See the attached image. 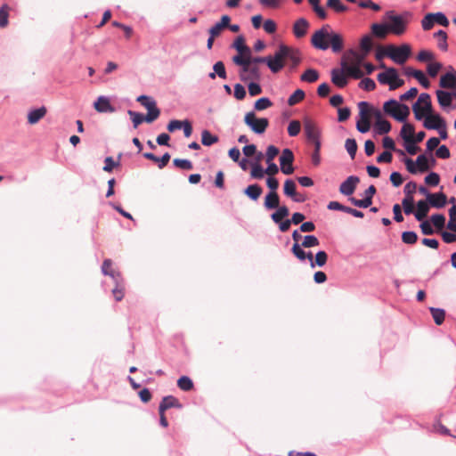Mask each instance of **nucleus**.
I'll return each instance as SVG.
<instances>
[{
    "mask_svg": "<svg viewBox=\"0 0 456 456\" xmlns=\"http://www.w3.org/2000/svg\"><path fill=\"white\" fill-rule=\"evenodd\" d=\"M311 44L315 49L322 51L330 47L334 53H339L344 48L343 37L334 32L329 24L323 25L313 34Z\"/></svg>",
    "mask_w": 456,
    "mask_h": 456,
    "instance_id": "f257e3e1",
    "label": "nucleus"
},
{
    "mask_svg": "<svg viewBox=\"0 0 456 456\" xmlns=\"http://www.w3.org/2000/svg\"><path fill=\"white\" fill-rule=\"evenodd\" d=\"M366 57L367 55L362 53L350 50L344 55L340 64L350 77L360 79L364 75L361 67L363 65Z\"/></svg>",
    "mask_w": 456,
    "mask_h": 456,
    "instance_id": "f03ea898",
    "label": "nucleus"
},
{
    "mask_svg": "<svg viewBox=\"0 0 456 456\" xmlns=\"http://www.w3.org/2000/svg\"><path fill=\"white\" fill-rule=\"evenodd\" d=\"M232 61L241 67L240 70V78L243 82L247 81H254L260 80L261 73L259 67L256 65L249 64V61L244 60V56L241 54H237L232 57Z\"/></svg>",
    "mask_w": 456,
    "mask_h": 456,
    "instance_id": "7ed1b4c3",
    "label": "nucleus"
},
{
    "mask_svg": "<svg viewBox=\"0 0 456 456\" xmlns=\"http://www.w3.org/2000/svg\"><path fill=\"white\" fill-rule=\"evenodd\" d=\"M289 50V46L281 44L273 56H268V68L273 73H278L284 68Z\"/></svg>",
    "mask_w": 456,
    "mask_h": 456,
    "instance_id": "20e7f679",
    "label": "nucleus"
},
{
    "mask_svg": "<svg viewBox=\"0 0 456 456\" xmlns=\"http://www.w3.org/2000/svg\"><path fill=\"white\" fill-rule=\"evenodd\" d=\"M359 119L356 128L360 133H367L370 128V119L373 117V107L367 102L358 103Z\"/></svg>",
    "mask_w": 456,
    "mask_h": 456,
    "instance_id": "39448f33",
    "label": "nucleus"
},
{
    "mask_svg": "<svg viewBox=\"0 0 456 456\" xmlns=\"http://www.w3.org/2000/svg\"><path fill=\"white\" fill-rule=\"evenodd\" d=\"M385 113L390 115L395 119L403 122L410 115V109L405 104H401L395 100H389L383 105Z\"/></svg>",
    "mask_w": 456,
    "mask_h": 456,
    "instance_id": "423d86ee",
    "label": "nucleus"
},
{
    "mask_svg": "<svg viewBox=\"0 0 456 456\" xmlns=\"http://www.w3.org/2000/svg\"><path fill=\"white\" fill-rule=\"evenodd\" d=\"M412 110L417 120H421L432 112L431 98L428 94H421L413 104Z\"/></svg>",
    "mask_w": 456,
    "mask_h": 456,
    "instance_id": "0eeeda50",
    "label": "nucleus"
},
{
    "mask_svg": "<svg viewBox=\"0 0 456 456\" xmlns=\"http://www.w3.org/2000/svg\"><path fill=\"white\" fill-rule=\"evenodd\" d=\"M377 78L380 84L388 85L390 90H395L404 84V81L398 77L395 68L387 69L385 72L379 73Z\"/></svg>",
    "mask_w": 456,
    "mask_h": 456,
    "instance_id": "6e6552de",
    "label": "nucleus"
},
{
    "mask_svg": "<svg viewBox=\"0 0 456 456\" xmlns=\"http://www.w3.org/2000/svg\"><path fill=\"white\" fill-rule=\"evenodd\" d=\"M245 124L256 134H264L269 126V121L265 118H257L255 112L246 113L244 117Z\"/></svg>",
    "mask_w": 456,
    "mask_h": 456,
    "instance_id": "1a4fd4ad",
    "label": "nucleus"
},
{
    "mask_svg": "<svg viewBox=\"0 0 456 456\" xmlns=\"http://www.w3.org/2000/svg\"><path fill=\"white\" fill-rule=\"evenodd\" d=\"M411 47L408 45L401 46L388 45L387 57L398 64H403L411 55Z\"/></svg>",
    "mask_w": 456,
    "mask_h": 456,
    "instance_id": "9d476101",
    "label": "nucleus"
},
{
    "mask_svg": "<svg viewBox=\"0 0 456 456\" xmlns=\"http://www.w3.org/2000/svg\"><path fill=\"white\" fill-rule=\"evenodd\" d=\"M387 17L388 20L387 27L389 32L397 36L404 33L406 29V21L403 17L394 14L393 12H387Z\"/></svg>",
    "mask_w": 456,
    "mask_h": 456,
    "instance_id": "9b49d317",
    "label": "nucleus"
},
{
    "mask_svg": "<svg viewBox=\"0 0 456 456\" xmlns=\"http://www.w3.org/2000/svg\"><path fill=\"white\" fill-rule=\"evenodd\" d=\"M304 131L305 136L312 143L320 142L321 132L317 125L311 118H304Z\"/></svg>",
    "mask_w": 456,
    "mask_h": 456,
    "instance_id": "f8f14e48",
    "label": "nucleus"
},
{
    "mask_svg": "<svg viewBox=\"0 0 456 456\" xmlns=\"http://www.w3.org/2000/svg\"><path fill=\"white\" fill-rule=\"evenodd\" d=\"M294 154L291 150L284 149L280 157L281 170L285 175H291L294 172L293 167Z\"/></svg>",
    "mask_w": 456,
    "mask_h": 456,
    "instance_id": "ddd939ff",
    "label": "nucleus"
},
{
    "mask_svg": "<svg viewBox=\"0 0 456 456\" xmlns=\"http://www.w3.org/2000/svg\"><path fill=\"white\" fill-rule=\"evenodd\" d=\"M373 118L376 120L375 127L379 134H387L391 130V124L383 118L382 113L379 109L373 108Z\"/></svg>",
    "mask_w": 456,
    "mask_h": 456,
    "instance_id": "4468645a",
    "label": "nucleus"
},
{
    "mask_svg": "<svg viewBox=\"0 0 456 456\" xmlns=\"http://www.w3.org/2000/svg\"><path fill=\"white\" fill-rule=\"evenodd\" d=\"M347 77H350V76H348L342 67L341 69H333L331 70V81L339 88H343L347 85Z\"/></svg>",
    "mask_w": 456,
    "mask_h": 456,
    "instance_id": "2eb2a0df",
    "label": "nucleus"
},
{
    "mask_svg": "<svg viewBox=\"0 0 456 456\" xmlns=\"http://www.w3.org/2000/svg\"><path fill=\"white\" fill-rule=\"evenodd\" d=\"M424 126L427 129H440L445 126V122L438 114H432L431 112L426 117Z\"/></svg>",
    "mask_w": 456,
    "mask_h": 456,
    "instance_id": "dca6fc26",
    "label": "nucleus"
},
{
    "mask_svg": "<svg viewBox=\"0 0 456 456\" xmlns=\"http://www.w3.org/2000/svg\"><path fill=\"white\" fill-rule=\"evenodd\" d=\"M359 183V178L357 176L351 175L344 181L339 186L340 193L350 196L354 193L357 183Z\"/></svg>",
    "mask_w": 456,
    "mask_h": 456,
    "instance_id": "f3484780",
    "label": "nucleus"
},
{
    "mask_svg": "<svg viewBox=\"0 0 456 456\" xmlns=\"http://www.w3.org/2000/svg\"><path fill=\"white\" fill-rule=\"evenodd\" d=\"M309 22L305 18L297 19L293 25V34L297 38L304 37L309 28Z\"/></svg>",
    "mask_w": 456,
    "mask_h": 456,
    "instance_id": "a211bd4d",
    "label": "nucleus"
},
{
    "mask_svg": "<svg viewBox=\"0 0 456 456\" xmlns=\"http://www.w3.org/2000/svg\"><path fill=\"white\" fill-rule=\"evenodd\" d=\"M428 201L433 208H442L446 205L447 197L443 192L428 193Z\"/></svg>",
    "mask_w": 456,
    "mask_h": 456,
    "instance_id": "6ab92c4d",
    "label": "nucleus"
},
{
    "mask_svg": "<svg viewBox=\"0 0 456 456\" xmlns=\"http://www.w3.org/2000/svg\"><path fill=\"white\" fill-rule=\"evenodd\" d=\"M170 408L181 409L182 404L180 403L179 400L175 396L167 395L163 397L161 403H159V411H166Z\"/></svg>",
    "mask_w": 456,
    "mask_h": 456,
    "instance_id": "aec40b11",
    "label": "nucleus"
},
{
    "mask_svg": "<svg viewBox=\"0 0 456 456\" xmlns=\"http://www.w3.org/2000/svg\"><path fill=\"white\" fill-rule=\"evenodd\" d=\"M452 69V72H447L440 77L439 85L442 88L452 89L456 86V72Z\"/></svg>",
    "mask_w": 456,
    "mask_h": 456,
    "instance_id": "412c9836",
    "label": "nucleus"
},
{
    "mask_svg": "<svg viewBox=\"0 0 456 456\" xmlns=\"http://www.w3.org/2000/svg\"><path fill=\"white\" fill-rule=\"evenodd\" d=\"M98 112H113L115 110L111 106L110 100L105 96H100L94 104Z\"/></svg>",
    "mask_w": 456,
    "mask_h": 456,
    "instance_id": "4be33fe9",
    "label": "nucleus"
},
{
    "mask_svg": "<svg viewBox=\"0 0 456 456\" xmlns=\"http://www.w3.org/2000/svg\"><path fill=\"white\" fill-rule=\"evenodd\" d=\"M47 112V110L45 106H42L38 109L32 110L28 114V122L30 125L37 124L40 119H42Z\"/></svg>",
    "mask_w": 456,
    "mask_h": 456,
    "instance_id": "5701e85b",
    "label": "nucleus"
},
{
    "mask_svg": "<svg viewBox=\"0 0 456 456\" xmlns=\"http://www.w3.org/2000/svg\"><path fill=\"white\" fill-rule=\"evenodd\" d=\"M429 203L426 200H419L417 203V210L414 213V216L418 221H423L429 211Z\"/></svg>",
    "mask_w": 456,
    "mask_h": 456,
    "instance_id": "b1692460",
    "label": "nucleus"
},
{
    "mask_svg": "<svg viewBox=\"0 0 456 456\" xmlns=\"http://www.w3.org/2000/svg\"><path fill=\"white\" fill-rule=\"evenodd\" d=\"M102 272L104 275L110 276L113 280L121 279V274L118 271L112 268V261L110 259H105L102 265Z\"/></svg>",
    "mask_w": 456,
    "mask_h": 456,
    "instance_id": "393cba45",
    "label": "nucleus"
},
{
    "mask_svg": "<svg viewBox=\"0 0 456 456\" xmlns=\"http://www.w3.org/2000/svg\"><path fill=\"white\" fill-rule=\"evenodd\" d=\"M265 208L266 209L277 208L280 205V197L277 191H270L265 198Z\"/></svg>",
    "mask_w": 456,
    "mask_h": 456,
    "instance_id": "a878e982",
    "label": "nucleus"
},
{
    "mask_svg": "<svg viewBox=\"0 0 456 456\" xmlns=\"http://www.w3.org/2000/svg\"><path fill=\"white\" fill-rule=\"evenodd\" d=\"M414 126L411 124L405 123L401 129V136L405 142H414Z\"/></svg>",
    "mask_w": 456,
    "mask_h": 456,
    "instance_id": "bb28decb",
    "label": "nucleus"
},
{
    "mask_svg": "<svg viewBox=\"0 0 456 456\" xmlns=\"http://www.w3.org/2000/svg\"><path fill=\"white\" fill-rule=\"evenodd\" d=\"M143 157L147 159L159 163V168H163L164 167H166L170 159V154L167 152L165 153L161 158H158L153 153L151 152H145L143 154Z\"/></svg>",
    "mask_w": 456,
    "mask_h": 456,
    "instance_id": "cd10ccee",
    "label": "nucleus"
},
{
    "mask_svg": "<svg viewBox=\"0 0 456 456\" xmlns=\"http://www.w3.org/2000/svg\"><path fill=\"white\" fill-rule=\"evenodd\" d=\"M232 46L238 51V54L248 55L250 54V48L246 45L245 38L243 36H239L233 42Z\"/></svg>",
    "mask_w": 456,
    "mask_h": 456,
    "instance_id": "c85d7f7f",
    "label": "nucleus"
},
{
    "mask_svg": "<svg viewBox=\"0 0 456 456\" xmlns=\"http://www.w3.org/2000/svg\"><path fill=\"white\" fill-rule=\"evenodd\" d=\"M263 192V189L258 184L248 185L244 193L252 200H257Z\"/></svg>",
    "mask_w": 456,
    "mask_h": 456,
    "instance_id": "c756f323",
    "label": "nucleus"
},
{
    "mask_svg": "<svg viewBox=\"0 0 456 456\" xmlns=\"http://www.w3.org/2000/svg\"><path fill=\"white\" fill-rule=\"evenodd\" d=\"M287 61H289L290 69H295L301 61V53L299 50L290 47Z\"/></svg>",
    "mask_w": 456,
    "mask_h": 456,
    "instance_id": "7c9ffc66",
    "label": "nucleus"
},
{
    "mask_svg": "<svg viewBox=\"0 0 456 456\" xmlns=\"http://www.w3.org/2000/svg\"><path fill=\"white\" fill-rule=\"evenodd\" d=\"M214 71L209 73L208 77L211 79H215L216 76L225 79L226 78V70L223 61H219L216 62L213 66Z\"/></svg>",
    "mask_w": 456,
    "mask_h": 456,
    "instance_id": "2f4dec72",
    "label": "nucleus"
},
{
    "mask_svg": "<svg viewBox=\"0 0 456 456\" xmlns=\"http://www.w3.org/2000/svg\"><path fill=\"white\" fill-rule=\"evenodd\" d=\"M437 101L442 107H449L452 104V97L449 92L437 90L436 91Z\"/></svg>",
    "mask_w": 456,
    "mask_h": 456,
    "instance_id": "473e14b6",
    "label": "nucleus"
},
{
    "mask_svg": "<svg viewBox=\"0 0 456 456\" xmlns=\"http://www.w3.org/2000/svg\"><path fill=\"white\" fill-rule=\"evenodd\" d=\"M289 214V210L286 206H280L277 210L272 214L271 218L274 223H281Z\"/></svg>",
    "mask_w": 456,
    "mask_h": 456,
    "instance_id": "72a5a7b5",
    "label": "nucleus"
},
{
    "mask_svg": "<svg viewBox=\"0 0 456 456\" xmlns=\"http://www.w3.org/2000/svg\"><path fill=\"white\" fill-rule=\"evenodd\" d=\"M434 37L437 38V47L440 50L446 52L448 50L447 33L444 30H439L434 34Z\"/></svg>",
    "mask_w": 456,
    "mask_h": 456,
    "instance_id": "f704fd0d",
    "label": "nucleus"
},
{
    "mask_svg": "<svg viewBox=\"0 0 456 456\" xmlns=\"http://www.w3.org/2000/svg\"><path fill=\"white\" fill-rule=\"evenodd\" d=\"M372 34L379 38H385L389 32L387 24L374 23L371 25Z\"/></svg>",
    "mask_w": 456,
    "mask_h": 456,
    "instance_id": "c9c22d12",
    "label": "nucleus"
},
{
    "mask_svg": "<svg viewBox=\"0 0 456 456\" xmlns=\"http://www.w3.org/2000/svg\"><path fill=\"white\" fill-rule=\"evenodd\" d=\"M116 287L112 289V295L117 301H121L125 296V286L123 284V279L115 280Z\"/></svg>",
    "mask_w": 456,
    "mask_h": 456,
    "instance_id": "e433bc0d",
    "label": "nucleus"
},
{
    "mask_svg": "<svg viewBox=\"0 0 456 456\" xmlns=\"http://www.w3.org/2000/svg\"><path fill=\"white\" fill-rule=\"evenodd\" d=\"M301 80L307 83H314L319 78V72L314 69H307L300 77Z\"/></svg>",
    "mask_w": 456,
    "mask_h": 456,
    "instance_id": "4c0bfd02",
    "label": "nucleus"
},
{
    "mask_svg": "<svg viewBox=\"0 0 456 456\" xmlns=\"http://www.w3.org/2000/svg\"><path fill=\"white\" fill-rule=\"evenodd\" d=\"M218 142V137L213 135L209 131L203 130L201 134V142L205 146H211L212 144Z\"/></svg>",
    "mask_w": 456,
    "mask_h": 456,
    "instance_id": "58836bf2",
    "label": "nucleus"
},
{
    "mask_svg": "<svg viewBox=\"0 0 456 456\" xmlns=\"http://www.w3.org/2000/svg\"><path fill=\"white\" fill-rule=\"evenodd\" d=\"M360 48H361L360 53H362L366 55L369 54V53L370 52V50L372 48V39L370 35H366V36L362 37V38L361 39V42H360Z\"/></svg>",
    "mask_w": 456,
    "mask_h": 456,
    "instance_id": "ea45409f",
    "label": "nucleus"
},
{
    "mask_svg": "<svg viewBox=\"0 0 456 456\" xmlns=\"http://www.w3.org/2000/svg\"><path fill=\"white\" fill-rule=\"evenodd\" d=\"M327 6L336 12H345L348 11V7L345 5L341 0H328Z\"/></svg>",
    "mask_w": 456,
    "mask_h": 456,
    "instance_id": "a19ab883",
    "label": "nucleus"
},
{
    "mask_svg": "<svg viewBox=\"0 0 456 456\" xmlns=\"http://www.w3.org/2000/svg\"><path fill=\"white\" fill-rule=\"evenodd\" d=\"M305 94L301 89H297L288 99V104L294 106L304 100Z\"/></svg>",
    "mask_w": 456,
    "mask_h": 456,
    "instance_id": "79ce46f5",
    "label": "nucleus"
},
{
    "mask_svg": "<svg viewBox=\"0 0 456 456\" xmlns=\"http://www.w3.org/2000/svg\"><path fill=\"white\" fill-rule=\"evenodd\" d=\"M416 165L418 167V170L421 173L427 172L430 168L429 161L426 155L421 154L419 155L416 159Z\"/></svg>",
    "mask_w": 456,
    "mask_h": 456,
    "instance_id": "37998d69",
    "label": "nucleus"
},
{
    "mask_svg": "<svg viewBox=\"0 0 456 456\" xmlns=\"http://www.w3.org/2000/svg\"><path fill=\"white\" fill-rule=\"evenodd\" d=\"M430 312L436 325H441L445 317V312L440 308L431 307Z\"/></svg>",
    "mask_w": 456,
    "mask_h": 456,
    "instance_id": "c03bdc74",
    "label": "nucleus"
},
{
    "mask_svg": "<svg viewBox=\"0 0 456 456\" xmlns=\"http://www.w3.org/2000/svg\"><path fill=\"white\" fill-rule=\"evenodd\" d=\"M177 386L183 391H190L193 388V382L189 377L183 376L177 380Z\"/></svg>",
    "mask_w": 456,
    "mask_h": 456,
    "instance_id": "a18cd8bd",
    "label": "nucleus"
},
{
    "mask_svg": "<svg viewBox=\"0 0 456 456\" xmlns=\"http://www.w3.org/2000/svg\"><path fill=\"white\" fill-rule=\"evenodd\" d=\"M403 211L406 215H411L414 212V199L413 197H404L402 201Z\"/></svg>",
    "mask_w": 456,
    "mask_h": 456,
    "instance_id": "49530a36",
    "label": "nucleus"
},
{
    "mask_svg": "<svg viewBox=\"0 0 456 456\" xmlns=\"http://www.w3.org/2000/svg\"><path fill=\"white\" fill-rule=\"evenodd\" d=\"M296 183L293 180L288 179L284 183V193L288 197L293 198L296 196Z\"/></svg>",
    "mask_w": 456,
    "mask_h": 456,
    "instance_id": "de8ad7c7",
    "label": "nucleus"
},
{
    "mask_svg": "<svg viewBox=\"0 0 456 456\" xmlns=\"http://www.w3.org/2000/svg\"><path fill=\"white\" fill-rule=\"evenodd\" d=\"M136 101L140 102L147 110L152 109L157 106L156 102L151 97L147 95H140L139 97H137Z\"/></svg>",
    "mask_w": 456,
    "mask_h": 456,
    "instance_id": "09e8293b",
    "label": "nucleus"
},
{
    "mask_svg": "<svg viewBox=\"0 0 456 456\" xmlns=\"http://www.w3.org/2000/svg\"><path fill=\"white\" fill-rule=\"evenodd\" d=\"M273 106V102L266 97L260 98L256 101L254 108L256 110H264Z\"/></svg>",
    "mask_w": 456,
    "mask_h": 456,
    "instance_id": "8fccbe9b",
    "label": "nucleus"
},
{
    "mask_svg": "<svg viewBox=\"0 0 456 456\" xmlns=\"http://www.w3.org/2000/svg\"><path fill=\"white\" fill-rule=\"evenodd\" d=\"M402 240L405 244H415L418 240V235L414 232H403L402 233Z\"/></svg>",
    "mask_w": 456,
    "mask_h": 456,
    "instance_id": "3c124183",
    "label": "nucleus"
},
{
    "mask_svg": "<svg viewBox=\"0 0 456 456\" xmlns=\"http://www.w3.org/2000/svg\"><path fill=\"white\" fill-rule=\"evenodd\" d=\"M320 244V241L317 237L314 235H306L304 237L301 246L303 248H312L316 247Z\"/></svg>",
    "mask_w": 456,
    "mask_h": 456,
    "instance_id": "603ef678",
    "label": "nucleus"
},
{
    "mask_svg": "<svg viewBox=\"0 0 456 456\" xmlns=\"http://www.w3.org/2000/svg\"><path fill=\"white\" fill-rule=\"evenodd\" d=\"M345 147H346L348 154L350 155V157L352 159H354L356 151H357L356 141L354 139H350V138L346 139Z\"/></svg>",
    "mask_w": 456,
    "mask_h": 456,
    "instance_id": "864d4df0",
    "label": "nucleus"
},
{
    "mask_svg": "<svg viewBox=\"0 0 456 456\" xmlns=\"http://www.w3.org/2000/svg\"><path fill=\"white\" fill-rule=\"evenodd\" d=\"M301 130V124L298 120H292L288 126V134L289 136H297Z\"/></svg>",
    "mask_w": 456,
    "mask_h": 456,
    "instance_id": "5fc2aeb1",
    "label": "nucleus"
},
{
    "mask_svg": "<svg viewBox=\"0 0 456 456\" xmlns=\"http://www.w3.org/2000/svg\"><path fill=\"white\" fill-rule=\"evenodd\" d=\"M291 251L298 260L305 261L306 259V252L302 249V246L298 243L293 244Z\"/></svg>",
    "mask_w": 456,
    "mask_h": 456,
    "instance_id": "6e6d98bb",
    "label": "nucleus"
},
{
    "mask_svg": "<svg viewBox=\"0 0 456 456\" xmlns=\"http://www.w3.org/2000/svg\"><path fill=\"white\" fill-rule=\"evenodd\" d=\"M328 261V255L325 251H319L316 253L314 257V266L317 265L319 267H322L326 265Z\"/></svg>",
    "mask_w": 456,
    "mask_h": 456,
    "instance_id": "4d7b16f0",
    "label": "nucleus"
},
{
    "mask_svg": "<svg viewBox=\"0 0 456 456\" xmlns=\"http://www.w3.org/2000/svg\"><path fill=\"white\" fill-rule=\"evenodd\" d=\"M434 226L439 230L443 229L445 224V217L442 214H436L431 216Z\"/></svg>",
    "mask_w": 456,
    "mask_h": 456,
    "instance_id": "13d9d810",
    "label": "nucleus"
},
{
    "mask_svg": "<svg viewBox=\"0 0 456 456\" xmlns=\"http://www.w3.org/2000/svg\"><path fill=\"white\" fill-rule=\"evenodd\" d=\"M128 115L130 116V118L132 119L134 128H136L140 124H142L143 121H145V119H144L145 117L141 113H138V112H135L133 110H128Z\"/></svg>",
    "mask_w": 456,
    "mask_h": 456,
    "instance_id": "bf43d9fd",
    "label": "nucleus"
},
{
    "mask_svg": "<svg viewBox=\"0 0 456 456\" xmlns=\"http://www.w3.org/2000/svg\"><path fill=\"white\" fill-rule=\"evenodd\" d=\"M148 110V113L147 115L145 116L144 119H145V122L147 123H151L153 122L154 120H156L159 115H160V110L156 106L152 109H149L147 110Z\"/></svg>",
    "mask_w": 456,
    "mask_h": 456,
    "instance_id": "052dcab7",
    "label": "nucleus"
},
{
    "mask_svg": "<svg viewBox=\"0 0 456 456\" xmlns=\"http://www.w3.org/2000/svg\"><path fill=\"white\" fill-rule=\"evenodd\" d=\"M173 163L176 167L183 170H191L193 167L192 163L188 159H175Z\"/></svg>",
    "mask_w": 456,
    "mask_h": 456,
    "instance_id": "680f3d73",
    "label": "nucleus"
},
{
    "mask_svg": "<svg viewBox=\"0 0 456 456\" xmlns=\"http://www.w3.org/2000/svg\"><path fill=\"white\" fill-rule=\"evenodd\" d=\"M359 86L365 91L370 92L376 88V84L373 79L366 77L362 79L359 83Z\"/></svg>",
    "mask_w": 456,
    "mask_h": 456,
    "instance_id": "e2e57ef3",
    "label": "nucleus"
},
{
    "mask_svg": "<svg viewBox=\"0 0 456 456\" xmlns=\"http://www.w3.org/2000/svg\"><path fill=\"white\" fill-rule=\"evenodd\" d=\"M435 25L432 13H428L421 20V26L424 30H430Z\"/></svg>",
    "mask_w": 456,
    "mask_h": 456,
    "instance_id": "0e129e2a",
    "label": "nucleus"
},
{
    "mask_svg": "<svg viewBox=\"0 0 456 456\" xmlns=\"http://www.w3.org/2000/svg\"><path fill=\"white\" fill-rule=\"evenodd\" d=\"M413 77L416 78L424 88H429L430 82L421 70H419V72H415L413 74Z\"/></svg>",
    "mask_w": 456,
    "mask_h": 456,
    "instance_id": "69168bd1",
    "label": "nucleus"
},
{
    "mask_svg": "<svg viewBox=\"0 0 456 456\" xmlns=\"http://www.w3.org/2000/svg\"><path fill=\"white\" fill-rule=\"evenodd\" d=\"M435 23H437L444 27L449 26V20L447 17L442 12L432 13Z\"/></svg>",
    "mask_w": 456,
    "mask_h": 456,
    "instance_id": "338daca9",
    "label": "nucleus"
},
{
    "mask_svg": "<svg viewBox=\"0 0 456 456\" xmlns=\"http://www.w3.org/2000/svg\"><path fill=\"white\" fill-rule=\"evenodd\" d=\"M279 149L276 146L270 145L267 147L265 153V160L266 162H272L275 157L279 154Z\"/></svg>",
    "mask_w": 456,
    "mask_h": 456,
    "instance_id": "774afa93",
    "label": "nucleus"
}]
</instances>
